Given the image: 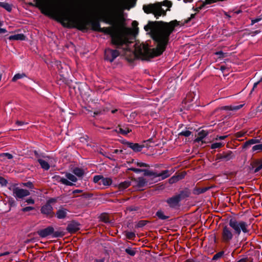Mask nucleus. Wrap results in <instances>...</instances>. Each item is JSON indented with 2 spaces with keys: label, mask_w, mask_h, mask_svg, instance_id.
I'll return each mask as SVG.
<instances>
[{
  "label": "nucleus",
  "mask_w": 262,
  "mask_h": 262,
  "mask_svg": "<svg viewBox=\"0 0 262 262\" xmlns=\"http://www.w3.org/2000/svg\"><path fill=\"white\" fill-rule=\"evenodd\" d=\"M233 155L231 151L227 152H223L221 154H217L215 156V161H228L233 158Z\"/></svg>",
  "instance_id": "14"
},
{
  "label": "nucleus",
  "mask_w": 262,
  "mask_h": 262,
  "mask_svg": "<svg viewBox=\"0 0 262 262\" xmlns=\"http://www.w3.org/2000/svg\"><path fill=\"white\" fill-rule=\"evenodd\" d=\"M82 190H81L76 189L73 191V193L75 194V193H81V192H82Z\"/></svg>",
  "instance_id": "60"
},
{
  "label": "nucleus",
  "mask_w": 262,
  "mask_h": 262,
  "mask_svg": "<svg viewBox=\"0 0 262 262\" xmlns=\"http://www.w3.org/2000/svg\"><path fill=\"white\" fill-rule=\"evenodd\" d=\"M143 9L144 12L147 14H154L157 18L161 15L164 16L166 15V11L162 9L160 3L144 5Z\"/></svg>",
  "instance_id": "5"
},
{
  "label": "nucleus",
  "mask_w": 262,
  "mask_h": 262,
  "mask_svg": "<svg viewBox=\"0 0 262 262\" xmlns=\"http://www.w3.org/2000/svg\"><path fill=\"white\" fill-rule=\"evenodd\" d=\"M127 145L128 147L136 152L140 151L143 147V145H140L138 143L127 142Z\"/></svg>",
  "instance_id": "17"
},
{
  "label": "nucleus",
  "mask_w": 262,
  "mask_h": 262,
  "mask_svg": "<svg viewBox=\"0 0 262 262\" xmlns=\"http://www.w3.org/2000/svg\"><path fill=\"white\" fill-rule=\"evenodd\" d=\"M0 184L2 185V186H5V185H6V184H7V180L4 179V178L2 177H0Z\"/></svg>",
  "instance_id": "49"
},
{
  "label": "nucleus",
  "mask_w": 262,
  "mask_h": 262,
  "mask_svg": "<svg viewBox=\"0 0 262 262\" xmlns=\"http://www.w3.org/2000/svg\"><path fill=\"white\" fill-rule=\"evenodd\" d=\"M9 254V252H6L5 253H3V254H0V256H4V255H8Z\"/></svg>",
  "instance_id": "63"
},
{
  "label": "nucleus",
  "mask_w": 262,
  "mask_h": 262,
  "mask_svg": "<svg viewBox=\"0 0 262 262\" xmlns=\"http://www.w3.org/2000/svg\"><path fill=\"white\" fill-rule=\"evenodd\" d=\"M261 19V18H257L255 19H252L251 20V25H253L255 23L259 21Z\"/></svg>",
  "instance_id": "54"
},
{
  "label": "nucleus",
  "mask_w": 262,
  "mask_h": 262,
  "mask_svg": "<svg viewBox=\"0 0 262 262\" xmlns=\"http://www.w3.org/2000/svg\"><path fill=\"white\" fill-rule=\"evenodd\" d=\"M8 39L10 40H24L26 36L23 34H17L10 36Z\"/></svg>",
  "instance_id": "19"
},
{
  "label": "nucleus",
  "mask_w": 262,
  "mask_h": 262,
  "mask_svg": "<svg viewBox=\"0 0 262 262\" xmlns=\"http://www.w3.org/2000/svg\"><path fill=\"white\" fill-rule=\"evenodd\" d=\"M0 7L4 8L8 12H10L12 10V6L6 3L0 2Z\"/></svg>",
  "instance_id": "31"
},
{
  "label": "nucleus",
  "mask_w": 262,
  "mask_h": 262,
  "mask_svg": "<svg viewBox=\"0 0 262 262\" xmlns=\"http://www.w3.org/2000/svg\"><path fill=\"white\" fill-rule=\"evenodd\" d=\"M144 172L145 176H154V177H157L156 176L157 175V172H155L152 171L148 170H144Z\"/></svg>",
  "instance_id": "34"
},
{
  "label": "nucleus",
  "mask_w": 262,
  "mask_h": 262,
  "mask_svg": "<svg viewBox=\"0 0 262 262\" xmlns=\"http://www.w3.org/2000/svg\"><path fill=\"white\" fill-rule=\"evenodd\" d=\"M215 55H220L221 57H223L224 53L222 51H219L215 53Z\"/></svg>",
  "instance_id": "57"
},
{
  "label": "nucleus",
  "mask_w": 262,
  "mask_h": 262,
  "mask_svg": "<svg viewBox=\"0 0 262 262\" xmlns=\"http://www.w3.org/2000/svg\"><path fill=\"white\" fill-rule=\"evenodd\" d=\"M227 137V136H217L215 140H224Z\"/></svg>",
  "instance_id": "55"
},
{
  "label": "nucleus",
  "mask_w": 262,
  "mask_h": 262,
  "mask_svg": "<svg viewBox=\"0 0 262 262\" xmlns=\"http://www.w3.org/2000/svg\"><path fill=\"white\" fill-rule=\"evenodd\" d=\"M247 260H248L247 258H241V259H239L237 262H247Z\"/></svg>",
  "instance_id": "59"
},
{
  "label": "nucleus",
  "mask_w": 262,
  "mask_h": 262,
  "mask_svg": "<svg viewBox=\"0 0 262 262\" xmlns=\"http://www.w3.org/2000/svg\"><path fill=\"white\" fill-rule=\"evenodd\" d=\"M137 165L139 167H148L149 165L143 162H137L136 163Z\"/></svg>",
  "instance_id": "50"
},
{
  "label": "nucleus",
  "mask_w": 262,
  "mask_h": 262,
  "mask_svg": "<svg viewBox=\"0 0 262 262\" xmlns=\"http://www.w3.org/2000/svg\"><path fill=\"white\" fill-rule=\"evenodd\" d=\"M67 210L66 209H60L56 212V216L59 219H62L66 217Z\"/></svg>",
  "instance_id": "20"
},
{
  "label": "nucleus",
  "mask_w": 262,
  "mask_h": 262,
  "mask_svg": "<svg viewBox=\"0 0 262 262\" xmlns=\"http://www.w3.org/2000/svg\"><path fill=\"white\" fill-rule=\"evenodd\" d=\"M52 200H50L48 201L47 204L43 205L41 208V212L42 214L46 215L49 217H52L54 216V212L53 211V207L51 205L50 203L53 202Z\"/></svg>",
  "instance_id": "11"
},
{
  "label": "nucleus",
  "mask_w": 262,
  "mask_h": 262,
  "mask_svg": "<svg viewBox=\"0 0 262 262\" xmlns=\"http://www.w3.org/2000/svg\"><path fill=\"white\" fill-rule=\"evenodd\" d=\"M260 82L259 81H258L257 82H255L254 84V85H253V89H255V88H256L257 84L259 83V82Z\"/></svg>",
  "instance_id": "62"
},
{
  "label": "nucleus",
  "mask_w": 262,
  "mask_h": 262,
  "mask_svg": "<svg viewBox=\"0 0 262 262\" xmlns=\"http://www.w3.org/2000/svg\"><path fill=\"white\" fill-rule=\"evenodd\" d=\"M130 170L131 171H134V172H136V173H138V172H142V171H144V170H142V169H140L136 168H134V167L130 168Z\"/></svg>",
  "instance_id": "51"
},
{
  "label": "nucleus",
  "mask_w": 262,
  "mask_h": 262,
  "mask_svg": "<svg viewBox=\"0 0 262 262\" xmlns=\"http://www.w3.org/2000/svg\"><path fill=\"white\" fill-rule=\"evenodd\" d=\"M100 219L105 223H107L109 221L108 215L106 214H102L100 215Z\"/></svg>",
  "instance_id": "41"
},
{
  "label": "nucleus",
  "mask_w": 262,
  "mask_h": 262,
  "mask_svg": "<svg viewBox=\"0 0 262 262\" xmlns=\"http://www.w3.org/2000/svg\"><path fill=\"white\" fill-rule=\"evenodd\" d=\"M178 25L176 20L169 23L149 22L144 26V29L146 31L150 30L152 37L157 42V46L156 49H150L146 43L136 42L134 47L138 58L148 60L161 55L166 49L170 34Z\"/></svg>",
  "instance_id": "2"
},
{
  "label": "nucleus",
  "mask_w": 262,
  "mask_h": 262,
  "mask_svg": "<svg viewBox=\"0 0 262 262\" xmlns=\"http://www.w3.org/2000/svg\"><path fill=\"white\" fill-rule=\"evenodd\" d=\"M156 215L157 216V217L159 219H161V220H166L167 219L169 218V216H167V215H165L164 213V212L162 211V210H158L157 212H156Z\"/></svg>",
  "instance_id": "28"
},
{
  "label": "nucleus",
  "mask_w": 262,
  "mask_h": 262,
  "mask_svg": "<svg viewBox=\"0 0 262 262\" xmlns=\"http://www.w3.org/2000/svg\"><path fill=\"white\" fill-rule=\"evenodd\" d=\"M73 173L78 177H82L84 173V170L80 168H75L73 171Z\"/></svg>",
  "instance_id": "27"
},
{
  "label": "nucleus",
  "mask_w": 262,
  "mask_h": 262,
  "mask_svg": "<svg viewBox=\"0 0 262 262\" xmlns=\"http://www.w3.org/2000/svg\"><path fill=\"white\" fill-rule=\"evenodd\" d=\"M120 53L117 50L106 49L104 52L105 59L111 62H113L116 58Z\"/></svg>",
  "instance_id": "10"
},
{
  "label": "nucleus",
  "mask_w": 262,
  "mask_h": 262,
  "mask_svg": "<svg viewBox=\"0 0 262 262\" xmlns=\"http://www.w3.org/2000/svg\"><path fill=\"white\" fill-rule=\"evenodd\" d=\"M260 142V141L258 139H251L247 141H246L244 145H243V147L244 148H246L248 146L252 145V144H256V143H259Z\"/></svg>",
  "instance_id": "23"
},
{
  "label": "nucleus",
  "mask_w": 262,
  "mask_h": 262,
  "mask_svg": "<svg viewBox=\"0 0 262 262\" xmlns=\"http://www.w3.org/2000/svg\"><path fill=\"white\" fill-rule=\"evenodd\" d=\"M130 185V182L129 181H125L123 182H121L119 185V188L121 190H123L124 189L127 188Z\"/></svg>",
  "instance_id": "26"
},
{
  "label": "nucleus",
  "mask_w": 262,
  "mask_h": 262,
  "mask_svg": "<svg viewBox=\"0 0 262 262\" xmlns=\"http://www.w3.org/2000/svg\"><path fill=\"white\" fill-rule=\"evenodd\" d=\"M136 182H137V186L139 188H141V187H144L147 183L145 179H144L143 178H139L137 179V180L136 181Z\"/></svg>",
  "instance_id": "24"
},
{
  "label": "nucleus",
  "mask_w": 262,
  "mask_h": 262,
  "mask_svg": "<svg viewBox=\"0 0 262 262\" xmlns=\"http://www.w3.org/2000/svg\"><path fill=\"white\" fill-rule=\"evenodd\" d=\"M7 32V31L6 29H4V28H0V33H5Z\"/></svg>",
  "instance_id": "61"
},
{
  "label": "nucleus",
  "mask_w": 262,
  "mask_h": 262,
  "mask_svg": "<svg viewBox=\"0 0 262 262\" xmlns=\"http://www.w3.org/2000/svg\"><path fill=\"white\" fill-rule=\"evenodd\" d=\"M125 59L129 62L133 61L136 58H138L137 54H136V51L134 52L130 51V50H126L124 54Z\"/></svg>",
  "instance_id": "16"
},
{
  "label": "nucleus",
  "mask_w": 262,
  "mask_h": 262,
  "mask_svg": "<svg viewBox=\"0 0 262 262\" xmlns=\"http://www.w3.org/2000/svg\"><path fill=\"white\" fill-rule=\"evenodd\" d=\"M53 178L56 179V181H57L58 182H60L62 184H64L67 186L74 185V184L72 182H70L69 181H68L67 179H66L65 178H61L59 176H55Z\"/></svg>",
  "instance_id": "18"
},
{
  "label": "nucleus",
  "mask_w": 262,
  "mask_h": 262,
  "mask_svg": "<svg viewBox=\"0 0 262 262\" xmlns=\"http://www.w3.org/2000/svg\"><path fill=\"white\" fill-rule=\"evenodd\" d=\"M14 196L16 199H23V198L30 195V192L27 189L15 187L13 189Z\"/></svg>",
  "instance_id": "12"
},
{
  "label": "nucleus",
  "mask_w": 262,
  "mask_h": 262,
  "mask_svg": "<svg viewBox=\"0 0 262 262\" xmlns=\"http://www.w3.org/2000/svg\"><path fill=\"white\" fill-rule=\"evenodd\" d=\"M171 174V173H170L169 171L168 170H165L162 171L160 173H157V177H161L162 178V180H164L168 177H169Z\"/></svg>",
  "instance_id": "22"
},
{
  "label": "nucleus",
  "mask_w": 262,
  "mask_h": 262,
  "mask_svg": "<svg viewBox=\"0 0 262 262\" xmlns=\"http://www.w3.org/2000/svg\"><path fill=\"white\" fill-rule=\"evenodd\" d=\"M234 235L235 234L234 231L229 226H224L221 229V241L224 244H229L233 240Z\"/></svg>",
  "instance_id": "6"
},
{
  "label": "nucleus",
  "mask_w": 262,
  "mask_h": 262,
  "mask_svg": "<svg viewBox=\"0 0 262 262\" xmlns=\"http://www.w3.org/2000/svg\"><path fill=\"white\" fill-rule=\"evenodd\" d=\"M125 252L128 254H129L131 256H134L136 254V251L134 249H132L130 248H126L125 249Z\"/></svg>",
  "instance_id": "39"
},
{
  "label": "nucleus",
  "mask_w": 262,
  "mask_h": 262,
  "mask_svg": "<svg viewBox=\"0 0 262 262\" xmlns=\"http://www.w3.org/2000/svg\"><path fill=\"white\" fill-rule=\"evenodd\" d=\"M137 0H109L111 5V11L107 17V22L110 23L117 21L120 23L121 19L124 23L123 11L129 10L135 6Z\"/></svg>",
  "instance_id": "3"
},
{
  "label": "nucleus",
  "mask_w": 262,
  "mask_h": 262,
  "mask_svg": "<svg viewBox=\"0 0 262 262\" xmlns=\"http://www.w3.org/2000/svg\"><path fill=\"white\" fill-rule=\"evenodd\" d=\"M183 192H182L181 193L173 196L171 198L168 199L166 200V202L168 204L170 207L173 208L176 207L181 200L183 198H184Z\"/></svg>",
  "instance_id": "13"
},
{
  "label": "nucleus",
  "mask_w": 262,
  "mask_h": 262,
  "mask_svg": "<svg viewBox=\"0 0 262 262\" xmlns=\"http://www.w3.org/2000/svg\"><path fill=\"white\" fill-rule=\"evenodd\" d=\"M26 202L30 204H34L35 202L34 200L32 198H29L26 200Z\"/></svg>",
  "instance_id": "53"
},
{
  "label": "nucleus",
  "mask_w": 262,
  "mask_h": 262,
  "mask_svg": "<svg viewBox=\"0 0 262 262\" xmlns=\"http://www.w3.org/2000/svg\"><path fill=\"white\" fill-rule=\"evenodd\" d=\"M35 1L36 6L41 10L42 13L47 15H53L54 18L64 27L75 28L80 31H84L88 29L87 26L91 23L93 31L109 35L111 37V43L117 48L123 45L127 46L132 42L129 40L130 29L124 27L122 20L121 19L120 23L114 21L112 23H108L106 20L111 11V5L108 2L105 5L102 14V18L104 22L111 25L112 26L101 28L98 21H91L86 17L74 15L69 9L64 11L52 10L48 6L50 0Z\"/></svg>",
  "instance_id": "1"
},
{
  "label": "nucleus",
  "mask_w": 262,
  "mask_h": 262,
  "mask_svg": "<svg viewBox=\"0 0 262 262\" xmlns=\"http://www.w3.org/2000/svg\"><path fill=\"white\" fill-rule=\"evenodd\" d=\"M138 25V23L136 20L133 21L132 23V27L136 31H138V28L137 27Z\"/></svg>",
  "instance_id": "48"
},
{
  "label": "nucleus",
  "mask_w": 262,
  "mask_h": 262,
  "mask_svg": "<svg viewBox=\"0 0 262 262\" xmlns=\"http://www.w3.org/2000/svg\"><path fill=\"white\" fill-rule=\"evenodd\" d=\"M146 224V221H140L138 224H137V227H142L144 226Z\"/></svg>",
  "instance_id": "46"
},
{
  "label": "nucleus",
  "mask_w": 262,
  "mask_h": 262,
  "mask_svg": "<svg viewBox=\"0 0 262 262\" xmlns=\"http://www.w3.org/2000/svg\"><path fill=\"white\" fill-rule=\"evenodd\" d=\"M182 179V177H181L180 176H179V175L177 176H174L172 177L171 178H170L169 179V182L170 184H173L174 183L177 182L180 179Z\"/></svg>",
  "instance_id": "33"
},
{
  "label": "nucleus",
  "mask_w": 262,
  "mask_h": 262,
  "mask_svg": "<svg viewBox=\"0 0 262 262\" xmlns=\"http://www.w3.org/2000/svg\"><path fill=\"white\" fill-rule=\"evenodd\" d=\"M245 134H246V132H244L243 131H240V132H237L235 134V136L237 138H241V137H244V135H245Z\"/></svg>",
  "instance_id": "47"
},
{
  "label": "nucleus",
  "mask_w": 262,
  "mask_h": 262,
  "mask_svg": "<svg viewBox=\"0 0 262 262\" xmlns=\"http://www.w3.org/2000/svg\"><path fill=\"white\" fill-rule=\"evenodd\" d=\"M0 156L1 157L5 156V157H7L8 159H11L13 158V156L11 154H10L9 153H7V152L3 153V154H1Z\"/></svg>",
  "instance_id": "45"
},
{
  "label": "nucleus",
  "mask_w": 262,
  "mask_h": 262,
  "mask_svg": "<svg viewBox=\"0 0 262 262\" xmlns=\"http://www.w3.org/2000/svg\"><path fill=\"white\" fill-rule=\"evenodd\" d=\"M54 228L52 226H49L45 229H43L37 231L38 235L41 237H46L50 235L53 234V236L55 237L62 236L64 234L61 232H54Z\"/></svg>",
  "instance_id": "7"
},
{
  "label": "nucleus",
  "mask_w": 262,
  "mask_h": 262,
  "mask_svg": "<svg viewBox=\"0 0 262 262\" xmlns=\"http://www.w3.org/2000/svg\"><path fill=\"white\" fill-rule=\"evenodd\" d=\"M243 106V105L242 104L236 106H225L223 107V109L225 110L236 111L242 108Z\"/></svg>",
  "instance_id": "25"
},
{
  "label": "nucleus",
  "mask_w": 262,
  "mask_h": 262,
  "mask_svg": "<svg viewBox=\"0 0 262 262\" xmlns=\"http://www.w3.org/2000/svg\"><path fill=\"white\" fill-rule=\"evenodd\" d=\"M207 132L203 130L200 132L198 134V135L202 137L203 139H204L206 136H207Z\"/></svg>",
  "instance_id": "44"
},
{
  "label": "nucleus",
  "mask_w": 262,
  "mask_h": 262,
  "mask_svg": "<svg viewBox=\"0 0 262 262\" xmlns=\"http://www.w3.org/2000/svg\"><path fill=\"white\" fill-rule=\"evenodd\" d=\"M21 185L23 186H24V187H28V188H31V189H32V188H34V185H33V183L31 182H26V183H23L21 184Z\"/></svg>",
  "instance_id": "38"
},
{
  "label": "nucleus",
  "mask_w": 262,
  "mask_h": 262,
  "mask_svg": "<svg viewBox=\"0 0 262 262\" xmlns=\"http://www.w3.org/2000/svg\"><path fill=\"white\" fill-rule=\"evenodd\" d=\"M252 150L255 151H262V144H257L252 147Z\"/></svg>",
  "instance_id": "37"
},
{
  "label": "nucleus",
  "mask_w": 262,
  "mask_h": 262,
  "mask_svg": "<svg viewBox=\"0 0 262 262\" xmlns=\"http://www.w3.org/2000/svg\"><path fill=\"white\" fill-rule=\"evenodd\" d=\"M223 252H220L214 255L212 260H217L220 258L223 255Z\"/></svg>",
  "instance_id": "42"
},
{
  "label": "nucleus",
  "mask_w": 262,
  "mask_h": 262,
  "mask_svg": "<svg viewBox=\"0 0 262 262\" xmlns=\"http://www.w3.org/2000/svg\"><path fill=\"white\" fill-rule=\"evenodd\" d=\"M191 134V132L189 130L183 131L179 134V136H183L185 137H189Z\"/></svg>",
  "instance_id": "40"
},
{
  "label": "nucleus",
  "mask_w": 262,
  "mask_h": 262,
  "mask_svg": "<svg viewBox=\"0 0 262 262\" xmlns=\"http://www.w3.org/2000/svg\"><path fill=\"white\" fill-rule=\"evenodd\" d=\"M25 124V122H23V121H16V124L18 125H24Z\"/></svg>",
  "instance_id": "58"
},
{
  "label": "nucleus",
  "mask_w": 262,
  "mask_h": 262,
  "mask_svg": "<svg viewBox=\"0 0 262 262\" xmlns=\"http://www.w3.org/2000/svg\"><path fill=\"white\" fill-rule=\"evenodd\" d=\"M224 145V144L223 143L219 142V143H214L211 144V148L215 149L223 147Z\"/></svg>",
  "instance_id": "36"
},
{
  "label": "nucleus",
  "mask_w": 262,
  "mask_h": 262,
  "mask_svg": "<svg viewBox=\"0 0 262 262\" xmlns=\"http://www.w3.org/2000/svg\"><path fill=\"white\" fill-rule=\"evenodd\" d=\"M125 235H126V237H127V238H128V239H132V240L134 239L136 237L135 233L133 232H127L125 233Z\"/></svg>",
  "instance_id": "35"
},
{
  "label": "nucleus",
  "mask_w": 262,
  "mask_h": 262,
  "mask_svg": "<svg viewBox=\"0 0 262 262\" xmlns=\"http://www.w3.org/2000/svg\"><path fill=\"white\" fill-rule=\"evenodd\" d=\"M80 229L79 224L75 222H72L68 224L67 230L70 233H73Z\"/></svg>",
  "instance_id": "15"
},
{
  "label": "nucleus",
  "mask_w": 262,
  "mask_h": 262,
  "mask_svg": "<svg viewBox=\"0 0 262 262\" xmlns=\"http://www.w3.org/2000/svg\"><path fill=\"white\" fill-rule=\"evenodd\" d=\"M163 5L164 6H167V7H170L171 6V3L168 1H163Z\"/></svg>",
  "instance_id": "52"
},
{
  "label": "nucleus",
  "mask_w": 262,
  "mask_h": 262,
  "mask_svg": "<svg viewBox=\"0 0 262 262\" xmlns=\"http://www.w3.org/2000/svg\"><path fill=\"white\" fill-rule=\"evenodd\" d=\"M114 131L121 134L123 135H125L130 133L132 130L129 128L125 127L124 128H120L119 131H117V130H114Z\"/></svg>",
  "instance_id": "30"
},
{
  "label": "nucleus",
  "mask_w": 262,
  "mask_h": 262,
  "mask_svg": "<svg viewBox=\"0 0 262 262\" xmlns=\"http://www.w3.org/2000/svg\"><path fill=\"white\" fill-rule=\"evenodd\" d=\"M229 226L234 231L235 236L238 237L242 232L247 233L249 232V225L246 222L231 218L229 221Z\"/></svg>",
  "instance_id": "4"
},
{
  "label": "nucleus",
  "mask_w": 262,
  "mask_h": 262,
  "mask_svg": "<svg viewBox=\"0 0 262 262\" xmlns=\"http://www.w3.org/2000/svg\"><path fill=\"white\" fill-rule=\"evenodd\" d=\"M253 168H254V172L256 173L259 171L260 169H262V159L256 161L254 164L253 166Z\"/></svg>",
  "instance_id": "21"
},
{
  "label": "nucleus",
  "mask_w": 262,
  "mask_h": 262,
  "mask_svg": "<svg viewBox=\"0 0 262 262\" xmlns=\"http://www.w3.org/2000/svg\"><path fill=\"white\" fill-rule=\"evenodd\" d=\"M27 76L24 73H17V74H16L12 78V81L13 82H15L18 79H21V78H23L24 77H26Z\"/></svg>",
  "instance_id": "29"
},
{
  "label": "nucleus",
  "mask_w": 262,
  "mask_h": 262,
  "mask_svg": "<svg viewBox=\"0 0 262 262\" xmlns=\"http://www.w3.org/2000/svg\"><path fill=\"white\" fill-rule=\"evenodd\" d=\"M93 182L100 186H108L112 184V180L110 178H104L101 175H97L94 177Z\"/></svg>",
  "instance_id": "8"
},
{
  "label": "nucleus",
  "mask_w": 262,
  "mask_h": 262,
  "mask_svg": "<svg viewBox=\"0 0 262 262\" xmlns=\"http://www.w3.org/2000/svg\"><path fill=\"white\" fill-rule=\"evenodd\" d=\"M118 152H122V150H119L118 149H115L114 151V153H118Z\"/></svg>",
  "instance_id": "64"
},
{
  "label": "nucleus",
  "mask_w": 262,
  "mask_h": 262,
  "mask_svg": "<svg viewBox=\"0 0 262 262\" xmlns=\"http://www.w3.org/2000/svg\"><path fill=\"white\" fill-rule=\"evenodd\" d=\"M34 209V208L33 207L28 206V207H26L25 208H23L21 209V211L23 212H27V211H30L33 210Z\"/></svg>",
  "instance_id": "43"
},
{
  "label": "nucleus",
  "mask_w": 262,
  "mask_h": 262,
  "mask_svg": "<svg viewBox=\"0 0 262 262\" xmlns=\"http://www.w3.org/2000/svg\"><path fill=\"white\" fill-rule=\"evenodd\" d=\"M203 139L202 137L198 135V137L195 139V142H200V141H202Z\"/></svg>",
  "instance_id": "56"
},
{
  "label": "nucleus",
  "mask_w": 262,
  "mask_h": 262,
  "mask_svg": "<svg viewBox=\"0 0 262 262\" xmlns=\"http://www.w3.org/2000/svg\"><path fill=\"white\" fill-rule=\"evenodd\" d=\"M34 153L36 157L37 158V161L40 164L41 168L45 170H48L50 167L49 164L50 157L48 156H42L41 158L37 151H35Z\"/></svg>",
  "instance_id": "9"
},
{
  "label": "nucleus",
  "mask_w": 262,
  "mask_h": 262,
  "mask_svg": "<svg viewBox=\"0 0 262 262\" xmlns=\"http://www.w3.org/2000/svg\"><path fill=\"white\" fill-rule=\"evenodd\" d=\"M67 178L72 182H76L77 181V178L72 173H67L66 174Z\"/></svg>",
  "instance_id": "32"
}]
</instances>
